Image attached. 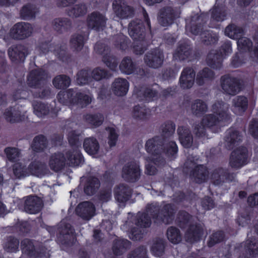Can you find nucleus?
<instances>
[{"label":"nucleus","instance_id":"19","mask_svg":"<svg viewBox=\"0 0 258 258\" xmlns=\"http://www.w3.org/2000/svg\"><path fill=\"white\" fill-rule=\"evenodd\" d=\"M242 140V135L237 130L230 128L228 129L224 137V144L228 150L233 149L237 146Z\"/></svg>","mask_w":258,"mask_h":258},{"label":"nucleus","instance_id":"31","mask_svg":"<svg viewBox=\"0 0 258 258\" xmlns=\"http://www.w3.org/2000/svg\"><path fill=\"white\" fill-rule=\"evenodd\" d=\"M54 30L59 33L67 31L72 27V22L67 18H56L52 21Z\"/></svg>","mask_w":258,"mask_h":258},{"label":"nucleus","instance_id":"6","mask_svg":"<svg viewBox=\"0 0 258 258\" xmlns=\"http://www.w3.org/2000/svg\"><path fill=\"white\" fill-rule=\"evenodd\" d=\"M184 171L190 170L189 176L196 182L201 183L206 181L209 177V171L207 167L202 164H197L194 159L188 157L184 164Z\"/></svg>","mask_w":258,"mask_h":258},{"label":"nucleus","instance_id":"58","mask_svg":"<svg viewBox=\"0 0 258 258\" xmlns=\"http://www.w3.org/2000/svg\"><path fill=\"white\" fill-rule=\"evenodd\" d=\"M4 152L7 159L11 162L17 161L20 156V152L18 149L15 147H7Z\"/></svg>","mask_w":258,"mask_h":258},{"label":"nucleus","instance_id":"62","mask_svg":"<svg viewBox=\"0 0 258 258\" xmlns=\"http://www.w3.org/2000/svg\"><path fill=\"white\" fill-rule=\"evenodd\" d=\"M175 125L171 122L168 121L162 124L161 126V130L163 136L168 137L173 134L175 132Z\"/></svg>","mask_w":258,"mask_h":258},{"label":"nucleus","instance_id":"54","mask_svg":"<svg viewBox=\"0 0 258 258\" xmlns=\"http://www.w3.org/2000/svg\"><path fill=\"white\" fill-rule=\"evenodd\" d=\"M47 141L42 135L36 136L33 140V151L37 152L43 151L47 147Z\"/></svg>","mask_w":258,"mask_h":258},{"label":"nucleus","instance_id":"39","mask_svg":"<svg viewBox=\"0 0 258 258\" xmlns=\"http://www.w3.org/2000/svg\"><path fill=\"white\" fill-rule=\"evenodd\" d=\"M208 109L207 103L201 99H196L191 104V111L197 116H200L206 112Z\"/></svg>","mask_w":258,"mask_h":258},{"label":"nucleus","instance_id":"9","mask_svg":"<svg viewBox=\"0 0 258 258\" xmlns=\"http://www.w3.org/2000/svg\"><path fill=\"white\" fill-rule=\"evenodd\" d=\"M94 50L96 53L102 55V60L112 70H115L118 63L116 59L110 53L108 46L103 42H98L95 45Z\"/></svg>","mask_w":258,"mask_h":258},{"label":"nucleus","instance_id":"23","mask_svg":"<svg viewBox=\"0 0 258 258\" xmlns=\"http://www.w3.org/2000/svg\"><path fill=\"white\" fill-rule=\"evenodd\" d=\"M191 54V48L186 42H179L173 53L175 60H183L187 59Z\"/></svg>","mask_w":258,"mask_h":258},{"label":"nucleus","instance_id":"4","mask_svg":"<svg viewBox=\"0 0 258 258\" xmlns=\"http://www.w3.org/2000/svg\"><path fill=\"white\" fill-rule=\"evenodd\" d=\"M206 22L204 15H196L192 16L190 21L186 24V29L194 35L200 34L202 42L206 45L217 43L219 40L217 34L210 31H204L203 24Z\"/></svg>","mask_w":258,"mask_h":258},{"label":"nucleus","instance_id":"21","mask_svg":"<svg viewBox=\"0 0 258 258\" xmlns=\"http://www.w3.org/2000/svg\"><path fill=\"white\" fill-rule=\"evenodd\" d=\"M212 110L213 114L222 121L230 118L229 105L222 101L215 102L212 106Z\"/></svg>","mask_w":258,"mask_h":258},{"label":"nucleus","instance_id":"48","mask_svg":"<svg viewBox=\"0 0 258 258\" xmlns=\"http://www.w3.org/2000/svg\"><path fill=\"white\" fill-rule=\"evenodd\" d=\"M48 78V74L43 70H33V87L36 88L43 85Z\"/></svg>","mask_w":258,"mask_h":258},{"label":"nucleus","instance_id":"28","mask_svg":"<svg viewBox=\"0 0 258 258\" xmlns=\"http://www.w3.org/2000/svg\"><path fill=\"white\" fill-rule=\"evenodd\" d=\"M3 116L6 120L13 123L24 120V115H21L20 111L16 108L11 107L7 108L4 112Z\"/></svg>","mask_w":258,"mask_h":258},{"label":"nucleus","instance_id":"51","mask_svg":"<svg viewBox=\"0 0 258 258\" xmlns=\"http://www.w3.org/2000/svg\"><path fill=\"white\" fill-rule=\"evenodd\" d=\"M87 12V8L85 4L81 3L75 5L68 11L71 17H79L85 15Z\"/></svg>","mask_w":258,"mask_h":258},{"label":"nucleus","instance_id":"40","mask_svg":"<svg viewBox=\"0 0 258 258\" xmlns=\"http://www.w3.org/2000/svg\"><path fill=\"white\" fill-rule=\"evenodd\" d=\"M100 186V183L98 179L96 177H91L87 179L84 188V190L86 195L91 196L96 193Z\"/></svg>","mask_w":258,"mask_h":258},{"label":"nucleus","instance_id":"50","mask_svg":"<svg viewBox=\"0 0 258 258\" xmlns=\"http://www.w3.org/2000/svg\"><path fill=\"white\" fill-rule=\"evenodd\" d=\"M85 121L94 127L100 126L103 122L104 116L101 113L88 114L84 116Z\"/></svg>","mask_w":258,"mask_h":258},{"label":"nucleus","instance_id":"42","mask_svg":"<svg viewBox=\"0 0 258 258\" xmlns=\"http://www.w3.org/2000/svg\"><path fill=\"white\" fill-rule=\"evenodd\" d=\"M238 39V40L237 42V46L240 50L244 51H249L251 57L258 58V56H255L253 53L255 47L253 49H252V42L250 39L245 37H240ZM254 41H255L254 40ZM255 45H256V42H255Z\"/></svg>","mask_w":258,"mask_h":258},{"label":"nucleus","instance_id":"47","mask_svg":"<svg viewBox=\"0 0 258 258\" xmlns=\"http://www.w3.org/2000/svg\"><path fill=\"white\" fill-rule=\"evenodd\" d=\"M226 169L217 168L214 169L211 173V179L215 185H220L225 182Z\"/></svg>","mask_w":258,"mask_h":258},{"label":"nucleus","instance_id":"33","mask_svg":"<svg viewBox=\"0 0 258 258\" xmlns=\"http://www.w3.org/2000/svg\"><path fill=\"white\" fill-rule=\"evenodd\" d=\"M131 242L126 239H116L114 240L112 251L116 255H120L131 247Z\"/></svg>","mask_w":258,"mask_h":258},{"label":"nucleus","instance_id":"64","mask_svg":"<svg viewBox=\"0 0 258 258\" xmlns=\"http://www.w3.org/2000/svg\"><path fill=\"white\" fill-rule=\"evenodd\" d=\"M225 237L223 232L221 231H217L210 236V240L208 242L209 247H212L215 244L222 241Z\"/></svg>","mask_w":258,"mask_h":258},{"label":"nucleus","instance_id":"41","mask_svg":"<svg viewBox=\"0 0 258 258\" xmlns=\"http://www.w3.org/2000/svg\"><path fill=\"white\" fill-rule=\"evenodd\" d=\"M136 63L128 56L124 57L119 65L120 71L127 75L132 74L136 69Z\"/></svg>","mask_w":258,"mask_h":258},{"label":"nucleus","instance_id":"10","mask_svg":"<svg viewBox=\"0 0 258 258\" xmlns=\"http://www.w3.org/2000/svg\"><path fill=\"white\" fill-rule=\"evenodd\" d=\"M141 170L139 163L137 161H131L127 163L122 168V177L125 180L135 182L140 177Z\"/></svg>","mask_w":258,"mask_h":258},{"label":"nucleus","instance_id":"12","mask_svg":"<svg viewBox=\"0 0 258 258\" xmlns=\"http://www.w3.org/2000/svg\"><path fill=\"white\" fill-rule=\"evenodd\" d=\"M247 150L244 147H240L233 151L230 158V166L238 169L247 164Z\"/></svg>","mask_w":258,"mask_h":258},{"label":"nucleus","instance_id":"16","mask_svg":"<svg viewBox=\"0 0 258 258\" xmlns=\"http://www.w3.org/2000/svg\"><path fill=\"white\" fill-rule=\"evenodd\" d=\"M31 29L30 24L26 22L18 23L11 29L10 35L14 39H23L30 35Z\"/></svg>","mask_w":258,"mask_h":258},{"label":"nucleus","instance_id":"56","mask_svg":"<svg viewBox=\"0 0 258 258\" xmlns=\"http://www.w3.org/2000/svg\"><path fill=\"white\" fill-rule=\"evenodd\" d=\"M201 121L206 127H211L217 125L222 121L219 119L214 114H209L204 116Z\"/></svg>","mask_w":258,"mask_h":258},{"label":"nucleus","instance_id":"44","mask_svg":"<svg viewBox=\"0 0 258 258\" xmlns=\"http://www.w3.org/2000/svg\"><path fill=\"white\" fill-rule=\"evenodd\" d=\"M166 235L168 240L174 244L180 243L182 240V234L180 230L174 226L168 228Z\"/></svg>","mask_w":258,"mask_h":258},{"label":"nucleus","instance_id":"59","mask_svg":"<svg viewBox=\"0 0 258 258\" xmlns=\"http://www.w3.org/2000/svg\"><path fill=\"white\" fill-rule=\"evenodd\" d=\"M92 78L96 81L107 79L110 77L108 72L99 67L95 68L91 73Z\"/></svg>","mask_w":258,"mask_h":258},{"label":"nucleus","instance_id":"45","mask_svg":"<svg viewBox=\"0 0 258 258\" xmlns=\"http://www.w3.org/2000/svg\"><path fill=\"white\" fill-rule=\"evenodd\" d=\"M224 32L227 36L231 39H238L244 34L243 29L234 24L228 25L225 28Z\"/></svg>","mask_w":258,"mask_h":258},{"label":"nucleus","instance_id":"55","mask_svg":"<svg viewBox=\"0 0 258 258\" xmlns=\"http://www.w3.org/2000/svg\"><path fill=\"white\" fill-rule=\"evenodd\" d=\"M247 59L245 53L239 52L236 53L232 57L230 64L234 68H238L245 63Z\"/></svg>","mask_w":258,"mask_h":258},{"label":"nucleus","instance_id":"29","mask_svg":"<svg viewBox=\"0 0 258 258\" xmlns=\"http://www.w3.org/2000/svg\"><path fill=\"white\" fill-rule=\"evenodd\" d=\"M66 49V46L65 45L60 46L59 48L58 47L54 48V46H52L46 42H42L36 49V50L41 51L43 53H47L49 50L54 51L56 55L60 59H62L63 55L65 54Z\"/></svg>","mask_w":258,"mask_h":258},{"label":"nucleus","instance_id":"49","mask_svg":"<svg viewBox=\"0 0 258 258\" xmlns=\"http://www.w3.org/2000/svg\"><path fill=\"white\" fill-rule=\"evenodd\" d=\"M85 36L82 34H75L70 39L71 47L77 51H80L84 44Z\"/></svg>","mask_w":258,"mask_h":258},{"label":"nucleus","instance_id":"7","mask_svg":"<svg viewBox=\"0 0 258 258\" xmlns=\"http://www.w3.org/2000/svg\"><path fill=\"white\" fill-rule=\"evenodd\" d=\"M181 10L178 7L166 6L161 9L158 14L157 20L163 27L171 25L174 21L179 18Z\"/></svg>","mask_w":258,"mask_h":258},{"label":"nucleus","instance_id":"3","mask_svg":"<svg viewBox=\"0 0 258 258\" xmlns=\"http://www.w3.org/2000/svg\"><path fill=\"white\" fill-rule=\"evenodd\" d=\"M195 218L187 212L180 211L177 215L176 222L181 228L188 227L185 233V239L189 242L199 240L203 233V228L200 224L195 223Z\"/></svg>","mask_w":258,"mask_h":258},{"label":"nucleus","instance_id":"61","mask_svg":"<svg viewBox=\"0 0 258 258\" xmlns=\"http://www.w3.org/2000/svg\"><path fill=\"white\" fill-rule=\"evenodd\" d=\"M193 132L197 138H204L207 137L206 126L202 122L196 123L193 126Z\"/></svg>","mask_w":258,"mask_h":258},{"label":"nucleus","instance_id":"26","mask_svg":"<svg viewBox=\"0 0 258 258\" xmlns=\"http://www.w3.org/2000/svg\"><path fill=\"white\" fill-rule=\"evenodd\" d=\"M32 162L30 161L28 166H26L24 161H21L15 163L13 166V173L15 176L18 178H21L29 176L31 174V164Z\"/></svg>","mask_w":258,"mask_h":258},{"label":"nucleus","instance_id":"18","mask_svg":"<svg viewBox=\"0 0 258 258\" xmlns=\"http://www.w3.org/2000/svg\"><path fill=\"white\" fill-rule=\"evenodd\" d=\"M95 207L90 202L79 204L76 210L77 214L83 220L89 221L95 215Z\"/></svg>","mask_w":258,"mask_h":258},{"label":"nucleus","instance_id":"14","mask_svg":"<svg viewBox=\"0 0 258 258\" xmlns=\"http://www.w3.org/2000/svg\"><path fill=\"white\" fill-rule=\"evenodd\" d=\"M113 8L116 16L120 19H127L134 15V8L123 0H116L113 3Z\"/></svg>","mask_w":258,"mask_h":258},{"label":"nucleus","instance_id":"17","mask_svg":"<svg viewBox=\"0 0 258 258\" xmlns=\"http://www.w3.org/2000/svg\"><path fill=\"white\" fill-rule=\"evenodd\" d=\"M128 34L134 40L146 39L145 27L142 20L136 19L132 21L128 25Z\"/></svg>","mask_w":258,"mask_h":258},{"label":"nucleus","instance_id":"27","mask_svg":"<svg viewBox=\"0 0 258 258\" xmlns=\"http://www.w3.org/2000/svg\"><path fill=\"white\" fill-rule=\"evenodd\" d=\"M66 162V158L63 154L55 153L50 157L49 166L51 170L58 172L64 167Z\"/></svg>","mask_w":258,"mask_h":258},{"label":"nucleus","instance_id":"52","mask_svg":"<svg viewBox=\"0 0 258 258\" xmlns=\"http://www.w3.org/2000/svg\"><path fill=\"white\" fill-rule=\"evenodd\" d=\"M19 241L13 237H8L4 243V248L8 252H15L19 248Z\"/></svg>","mask_w":258,"mask_h":258},{"label":"nucleus","instance_id":"46","mask_svg":"<svg viewBox=\"0 0 258 258\" xmlns=\"http://www.w3.org/2000/svg\"><path fill=\"white\" fill-rule=\"evenodd\" d=\"M71 83L69 77L65 75H59L55 77L52 80V84L58 89H64L69 87Z\"/></svg>","mask_w":258,"mask_h":258},{"label":"nucleus","instance_id":"34","mask_svg":"<svg viewBox=\"0 0 258 258\" xmlns=\"http://www.w3.org/2000/svg\"><path fill=\"white\" fill-rule=\"evenodd\" d=\"M221 55L216 50H212L207 55V63L208 66L215 69H219L222 66Z\"/></svg>","mask_w":258,"mask_h":258},{"label":"nucleus","instance_id":"36","mask_svg":"<svg viewBox=\"0 0 258 258\" xmlns=\"http://www.w3.org/2000/svg\"><path fill=\"white\" fill-rule=\"evenodd\" d=\"M215 74L213 71L208 68L203 69L198 72L196 82L199 86H203L207 82L212 80L214 79Z\"/></svg>","mask_w":258,"mask_h":258},{"label":"nucleus","instance_id":"60","mask_svg":"<svg viewBox=\"0 0 258 258\" xmlns=\"http://www.w3.org/2000/svg\"><path fill=\"white\" fill-rule=\"evenodd\" d=\"M149 42L147 39L135 40L134 52L136 54H142L147 49Z\"/></svg>","mask_w":258,"mask_h":258},{"label":"nucleus","instance_id":"2","mask_svg":"<svg viewBox=\"0 0 258 258\" xmlns=\"http://www.w3.org/2000/svg\"><path fill=\"white\" fill-rule=\"evenodd\" d=\"M146 151L151 155L149 159L158 165H164L165 161L162 156L164 153L169 156H173L177 152V147L175 142H168L162 136H155L149 139L145 144Z\"/></svg>","mask_w":258,"mask_h":258},{"label":"nucleus","instance_id":"5","mask_svg":"<svg viewBox=\"0 0 258 258\" xmlns=\"http://www.w3.org/2000/svg\"><path fill=\"white\" fill-rule=\"evenodd\" d=\"M58 101L66 105L77 104L83 107L90 104L92 97L74 89L60 91L57 95Z\"/></svg>","mask_w":258,"mask_h":258},{"label":"nucleus","instance_id":"63","mask_svg":"<svg viewBox=\"0 0 258 258\" xmlns=\"http://www.w3.org/2000/svg\"><path fill=\"white\" fill-rule=\"evenodd\" d=\"M114 45L121 50L125 49L127 47V38L123 34H120L113 38Z\"/></svg>","mask_w":258,"mask_h":258},{"label":"nucleus","instance_id":"30","mask_svg":"<svg viewBox=\"0 0 258 258\" xmlns=\"http://www.w3.org/2000/svg\"><path fill=\"white\" fill-rule=\"evenodd\" d=\"M250 234H247L248 239L242 243L247 254L250 256L255 257L258 255V239L250 237Z\"/></svg>","mask_w":258,"mask_h":258},{"label":"nucleus","instance_id":"15","mask_svg":"<svg viewBox=\"0 0 258 258\" xmlns=\"http://www.w3.org/2000/svg\"><path fill=\"white\" fill-rule=\"evenodd\" d=\"M196 72L191 67L184 68L179 80L180 87L183 89L191 88L195 82Z\"/></svg>","mask_w":258,"mask_h":258},{"label":"nucleus","instance_id":"37","mask_svg":"<svg viewBox=\"0 0 258 258\" xmlns=\"http://www.w3.org/2000/svg\"><path fill=\"white\" fill-rule=\"evenodd\" d=\"M131 189L124 184H120L115 189V197L120 203L127 201L131 196Z\"/></svg>","mask_w":258,"mask_h":258},{"label":"nucleus","instance_id":"1","mask_svg":"<svg viewBox=\"0 0 258 258\" xmlns=\"http://www.w3.org/2000/svg\"><path fill=\"white\" fill-rule=\"evenodd\" d=\"M176 211L174 205H164L161 209L156 204L148 205L145 213H138L136 216L128 218L121 228L130 232V238L134 240H140L144 233V228L151 225L152 217L156 223L162 222L165 224L171 223Z\"/></svg>","mask_w":258,"mask_h":258},{"label":"nucleus","instance_id":"32","mask_svg":"<svg viewBox=\"0 0 258 258\" xmlns=\"http://www.w3.org/2000/svg\"><path fill=\"white\" fill-rule=\"evenodd\" d=\"M248 100L243 96H238L232 100V107L233 111L237 114H241L247 109Z\"/></svg>","mask_w":258,"mask_h":258},{"label":"nucleus","instance_id":"22","mask_svg":"<svg viewBox=\"0 0 258 258\" xmlns=\"http://www.w3.org/2000/svg\"><path fill=\"white\" fill-rule=\"evenodd\" d=\"M65 158L66 163L71 166H79L84 162V158L78 149H73L67 152Z\"/></svg>","mask_w":258,"mask_h":258},{"label":"nucleus","instance_id":"24","mask_svg":"<svg viewBox=\"0 0 258 258\" xmlns=\"http://www.w3.org/2000/svg\"><path fill=\"white\" fill-rule=\"evenodd\" d=\"M177 132L181 144L184 148H190L193 143V137L189 128L181 126L178 127Z\"/></svg>","mask_w":258,"mask_h":258},{"label":"nucleus","instance_id":"25","mask_svg":"<svg viewBox=\"0 0 258 258\" xmlns=\"http://www.w3.org/2000/svg\"><path fill=\"white\" fill-rule=\"evenodd\" d=\"M129 87L128 81L123 78L115 79L112 84L111 88L114 94L118 96H123L127 93Z\"/></svg>","mask_w":258,"mask_h":258},{"label":"nucleus","instance_id":"13","mask_svg":"<svg viewBox=\"0 0 258 258\" xmlns=\"http://www.w3.org/2000/svg\"><path fill=\"white\" fill-rule=\"evenodd\" d=\"M58 240L62 244H72L76 240L75 230L69 223L61 222L59 227Z\"/></svg>","mask_w":258,"mask_h":258},{"label":"nucleus","instance_id":"35","mask_svg":"<svg viewBox=\"0 0 258 258\" xmlns=\"http://www.w3.org/2000/svg\"><path fill=\"white\" fill-rule=\"evenodd\" d=\"M132 117L137 120H145L150 115V109L144 105L135 106L132 112Z\"/></svg>","mask_w":258,"mask_h":258},{"label":"nucleus","instance_id":"11","mask_svg":"<svg viewBox=\"0 0 258 258\" xmlns=\"http://www.w3.org/2000/svg\"><path fill=\"white\" fill-rule=\"evenodd\" d=\"M144 60L147 66L152 69L160 68L164 60L162 51L158 49L150 50L144 56Z\"/></svg>","mask_w":258,"mask_h":258},{"label":"nucleus","instance_id":"38","mask_svg":"<svg viewBox=\"0 0 258 258\" xmlns=\"http://www.w3.org/2000/svg\"><path fill=\"white\" fill-rule=\"evenodd\" d=\"M83 146L86 152L91 155L97 154L100 147L98 141L93 137L85 139Z\"/></svg>","mask_w":258,"mask_h":258},{"label":"nucleus","instance_id":"20","mask_svg":"<svg viewBox=\"0 0 258 258\" xmlns=\"http://www.w3.org/2000/svg\"><path fill=\"white\" fill-rule=\"evenodd\" d=\"M106 21L107 19L104 15L95 12L88 16V25L92 29L100 31L105 27Z\"/></svg>","mask_w":258,"mask_h":258},{"label":"nucleus","instance_id":"8","mask_svg":"<svg viewBox=\"0 0 258 258\" xmlns=\"http://www.w3.org/2000/svg\"><path fill=\"white\" fill-rule=\"evenodd\" d=\"M220 86L222 92L227 95L234 96L241 90L239 79L229 74L223 75L220 78Z\"/></svg>","mask_w":258,"mask_h":258},{"label":"nucleus","instance_id":"53","mask_svg":"<svg viewBox=\"0 0 258 258\" xmlns=\"http://www.w3.org/2000/svg\"><path fill=\"white\" fill-rule=\"evenodd\" d=\"M165 243L164 240L162 238H156L153 242L151 247L152 253L157 256H160L163 255L164 252Z\"/></svg>","mask_w":258,"mask_h":258},{"label":"nucleus","instance_id":"57","mask_svg":"<svg viewBox=\"0 0 258 258\" xmlns=\"http://www.w3.org/2000/svg\"><path fill=\"white\" fill-rule=\"evenodd\" d=\"M49 111V107L47 105L41 102H37L33 106V112L38 117L46 115Z\"/></svg>","mask_w":258,"mask_h":258},{"label":"nucleus","instance_id":"43","mask_svg":"<svg viewBox=\"0 0 258 258\" xmlns=\"http://www.w3.org/2000/svg\"><path fill=\"white\" fill-rule=\"evenodd\" d=\"M8 54L13 61H22L25 57L24 48L21 45L10 47L8 49Z\"/></svg>","mask_w":258,"mask_h":258}]
</instances>
